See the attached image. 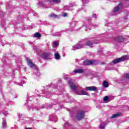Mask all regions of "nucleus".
<instances>
[{"label":"nucleus","instance_id":"obj_1","mask_svg":"<svg viewBox=\"0 0 129 129\" xmlns=\"http://www.w3.org/2000/svg\"><path fill=\"white\" fill-rule=\"evenodd\" d=\"M127 58H128V56L126 55H124L120 58L115 59L114 60H113V64L119 63V62H122V61L127 60Z\"/></svg>","mask_w":129,"mask_h":129},{"label":"nucleus","instance_id":"obj_2","mask_svg":"<svg viewBox=\"0 0 129 129\" xmlns=\"http://www.w3.org/2000/svg\"><path fill=\"white\" fill-rule=\"evenodd\" d=\"M98 63V61L96 60H92L87 59L83 62V64L87 66V65H96Z\"/></svg>","mask_w":129,"mask_h":129},{"label":"nucleus","instance_id":"obj_3","mask_svg":"<svg viewBox=\"0 0 129 129\" xmlns=\"http://www.w3.org/2000/svg\"><path fill=\"white\" fill-rule=\"evenodd\" d=\"M51 56L52 55L50 52H43L41 55V57L45 60H47V59H51Z\"/></svg>","mask_w":129,"mask_h":129},{"label":"nucleus","instance_id":"obj_4","mask_svg":"<svg viewBox=\"0 0 129 129\" xmlns=\"http://www.w3.org/2000/svg\"><path fill=\"white\" fill-rule=\"evenodd\" d=\"M76 117H77V119H78V120H80V119H82V118L84 117V111H79L78 112Z\"/></svg>","mask_w":129,"mask_h":129},{"label":"nucleus","instance_id":"obj_5","mask_svg":"<svg viewBox=\"0 0 129 129\" xmlns=\"http://www.w3.org/2000/svg\"><path fill=\"white\" fill-rule=\"evenodd\" d=\"M121 8H122V4L120 3L118 6L114 8V13H117V12H118V11H119Z\"/></svg>","mask_w":129,"mask_h":129},{"label":"nucleus","instance_id":"obj_6","mask_svg":"<svg viewBox=\"0 0 129 129\" xmlns=\"http://www.w3.org/2000/svg\"><path fill=\"white\" fill-rule=\"evenodd\" d=\"M27 63L29 66L31 68H33V67H35V65L33 63V61H32V60L27 58Z\"/></svg>","mask_w":129,"mask_h":129},{"label":"nucleus","instance_id":"obj_7","mask_svg":"<svg viewBox=\"0 0 129 129\" xmlns=\"http://www.w3.org/2000/svg\"><path fill=\"white\" fill-rule=\"evenodd\" d=\"M86 90H89V91H96L97 90V88L94 86L88 87L86 88Z\"/></svg>","mask_w":129,"mask_h":129},{"label":"nucleus","instance_id":"obj_8","mask_svg":"<svg viewBox=\"0 0 129 129\" xmlns=\"http://www.w3.org/2000/svg\"><path fill=\"white\" fill-rule=\"evenodd\" d=\"M3 128H6V127H7V120H6V119L3 118Z\"/></svg>","mask_w":129,"mask_h":129},{"label":"nucleus","instance_id":"obj_9","mask_svg":"<svg viewBox=\"0 0 129 129\" xmlns=\"http://www.w3.org/2000/svg\"><path fill=\"white\" fill-rule=\"evenodd\" d=\"M120 115H121V113H117L116 114L112 115L111 118H115L116 117H118V116H120Z\"/></svg>","mask_w":129,"mask_h":129},{"label":"nucleus","instance_id":"obj_10","mask_svg":"<svg viewBox=\"0 0 129 129\" xmlns=\"http://www.w3.org/2000/svg\"><path fill=\"white\" fill-rule=\"evenodd\" d=\"M83 47V45L82 44H77L74 46V48H75V49H81V48Z\"/></svg>","mask_w":129,"mask_h":129},{"label":"nucleus","instance_id":"obj_11","mask_svg":"<svg viewBox=\"0 0 129 129\" xmlns=\"http://www.w3.org/2000/svg\"><path fill=\"white\" fill-rule=\"evenodd\" d=\"M118 42H123V38L122 36H119L116 38Z\"/></svg>","mask_w":129,"mask_h":129},{"label":"nucleus","instance_id":"obj_12","mask_svg":"<svg viewBox=\"0 0 129 129\" xmlns=\"http://www.w3.org/2000/svg\"><path fill=\"white\" fill-rule=\"evenodd\" d=\"M83 72L84 71L82 69L76 70L74 71V73H83Z\"/></svg>","mask_w":129,"mask_h":129},{"label":"nucleus","instance_id":"obj_13","mask_svg":"<svg viewBox=\"0 0 129 129\" xmlns=\"http://www.w3.org/2000/svg\"><path fill=\"white\" fill-rule=\"evenodd\" d=\"M70 87L72 90H76V88H77V87L73 84L70 85Z\"/></svg>","mask_w":129,"mask_h":129},{"label":"nucleus","instance_id":"obj_14","mask_svg":"<svg viewBox=\"0 0 129 129\" xmlns=\"http://www.w3.org/2000/svg\"><path fill=\"white\" fill-rule=\"evenodd\" d=\"M103 86L105 88L108 87V82H107V81H104L103 83Z\"/></svg>","mask_w":129,"mask_h":129},{"label":"nucleus","instance_id":"obj_15","mask_svg":"<svg viewBox=\"0 0 129 129\" xmlns=\"http://www.w3.org/2000/svg\"><path fill=\"white\" fill-rule=\"evenodd\" d=\"M94 43L91 42L90 41H89L86 43V45H87V46H89V47H91V46L94 45Z\"/></svg>","mask_w":129,"mask_h":129},{"label":"nucleus","instance_id":"obj_16","mask_svg":"<svg viewBox=\"0 0 129 129\" xmlns=\"http://www.w3.org/2000/svg\"><path fill=\"white\" fill-rule=\"evenodd\" d=\"M50 17L53 18L54 19H56V18H58V15L52 14L51 15H49Z\"/></svg>","mask_w":129,"mask_h":129},{"label":"nucleus","instance_id":"obj_17","mask_svg":"<svg viewBox=\"0 0 129 129\" xmlns=\"http://www.w3.org/2000/svg\"><path fill=\"white\" fill-rule=\"evenodd\" d=\"M34 36L36 38H40L41 34L39 33H37L35 34Z\"/></svg>","mask_w":129,"mask_h":129},{"label":"nucleus","instance_id":"obj_18","mask_svg":"<svg viewBox=\"0 0 129 129\" xmlns=\"http://www.w3.org/2000/svg\"><path fill=\"white\" fill-rule=\"evenodd\" d=\"M54 57H55V59H56L57 60L60 59V55H59L58 53H55Z\"/></svg>","mask_w":129,"mask_h":129},{"label":"nucleus","instance_id":"obj_19","mask_svg":"<svg viewBox=\"0 0 129 129\" xmlns=\"http://www.w3.org/2000/svg\"><path fill=\"white\" fill-rule=\"evenodd\" d=\"M81 93L82 95H87L88 94L85 91L82 90Z\"/></svg>","mask_w":129,"mask_h":129},{"label":"nucleus","instance_id":"obj_20","mask_svg":"<svg viewBox=\"0 0 129 129\" xmlns=\"http://www.w3.org/2000/svg\"><path fill=\"white\" fill-rule=\"evenodd\" d=\"M52 1L54 4H59V3H61V0H52Z\"/></svg>","mask_w":129,"mask_h":129},{"label":"nucleus","instance_id":"obj_21","mask_svg":"<svg viewBox=\"0 0 129 129\" xmlns=\"http://www.w3.org/2000/svg\"><path fill=\"white\" fill-rule=\"evenodd\" d=\"M58 45H59V42L58 41L53 42V46L54 47H57Z\"/></svg>","mask_w":129,"mask_h":129},{"label":"nucleus","instance_id":"obj_22","mask_svg":"<svg viewBox=\"0 0 129 129\" xmlns=\"http://www.w3.org/2000/svg\"><path fill=\"white\" fill-rule=\"evenodd\" d=\"M124 78H125L126 79H129V74H126L124 76Z\"/></svg>","mask_w":129,"mask_h":129},{"label":"nucleus","instance_id":"obj_23","mask_svg":"<svg viewBox=\"0 0 129 129\" xmlns=\"http://www.w3.org/2000/svg\"><path fill=\"white\" fill-rule=\"evenodd\" d=\"M103 100H104V101H108V96H105L103 98Z\"/></svg>","mask_w":129,"mask_h":129},{"label":"nucleus","instance_id":"obj_24","mask_svg":"<svg viewBox=\"0 0 129 129\" xmlns=\"http://www.w3.org/2000/svg\"><path fill=\"white\" fill-rule=\"evenodd\" d=\"M105 126V125H104V124L103 125H102L101 124H100V126H99V127H100V128H101V129H103V128H104Z\"/></svg>","mask_w":129,"mask_h":129},{"label":"nucleus","instance_id":"obj_25","mask_svg":"<svg viewBox=\"0 0 129 129\" xmlns=\"http://www.w3.org/2000/svg\"><path fill=\"white\" fill-rule=\"evenodd\" d=\"M82 2L83 4H85L87 3V0H82Z\"/></svg>","mask_w":129,"mask_h":129},{"label":"nucleus","instance_id":"obj_26","mask_svg":"<svg viewBox=\"0 0 129 129\" xmlns=\"http://www.w3.org/2000/svg\"><path fill=\"white\" fill-rule=\"evenodd\" d=\"M62 17H67V13H63L62 14Z\"/></svg>","mask_w":129,"mask_h":129},{"label":"nucleus","instance_id":"obj_27","mask_svg":"<svg viewBox=\"0 0 129 129\" xmlns=\"http://www.w3.org/2000/svg\"><path fill=\"white\" fill-rule=\"evenodd\" d=\"M93 17L94 18H96V14H94L93 16Z\"/></svg>","mask_w":129,"mask_h":129},{"label":"nucleus","instance_id":"obj_28","mask_svg":"<svg viewBox=\"0 0 129 129\" xmlns=\"http://www.w3.org/2000/svg\"><path fill=\"white\" fill-rule=\"evenodd\" d=\"M126 19H127V18H124V20H126Z\"/></svg>","mask_w":129,"mask_h":129},{"label":"nucleus","instance_id":"obj_29","mask_svg":"<svg viewBox=\"0 0 129 129\" xmlns=\"http://www.w3.org/2000/svg\"><path fill=\"white\" fill-rule=\"evenodd\" d=\"M5 115H7V114H5Z\"/></svg>","mask_w":129,"mask_h":129},{"label":"nucleus","instance_id":"obj_30","mask_svg":"<svg viewBox=\"0 0 129 129\" xmlns=\"http://www.w3.org/2000/svg\"><path fill=\"white\" fill-rule=\"evenodd\" d=\"M103 64H104V62H103Z\"/></svg>","mask_w":129,"mask_h":129},{"label":"nucleus","instance_id":"obj_31","mask_svg":"<svg viewBox=\"0 0 129 129\" xmlns=\"http://www.w3.org/2000/svg\"><path fill=\"white\" fill-rule=\"evenodd\" d=\"M115 15V14H113V15Z\"/></svg>","mask_w":129,"mask_h":129}]
</instances>
